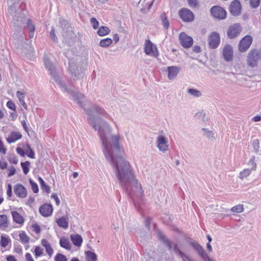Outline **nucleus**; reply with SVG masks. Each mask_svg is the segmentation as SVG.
<instances>
[{
    "mask_svg": "<svg viewBox=\"0 0 261 261\" xmlns=\"http://www.w3.org/2000/svg\"><path fill=\"white\" fill-rule=\"evenodd\" d=\"M111 133L110 125L107 122L102 121V125L99 129V136L105 156L115 168L116 176L127 194L130 197L133 195L141 197L143 191L135 178L129 163L122 156L119 136L112 135Z\"/></svg>",
    "mask_w": 261,
    "mask_h": 261,
    "instance_id": "obj_1",
    "label": "nucleus"
},
{
    "mask_svg": "<svg viewBox=\"0 0 261 261\" xmlns=\"http://www.w3.org/2000/svg\"><path fill=\"white\" fill-rule=\"evenodd\" d=\"M68 94L71 96L72 99L76 102L84 110L86 114L88 115V121L90 125L95 130H98L99 134V129L102 125V121L106 122L99 116H96L95 114L100 115L107 118H109V116L105 110L98 106L94 105L89 109H85V105L83 103L85 99V96L79 92H76L71 89L68 91Z\"/></svg>",
    "mask_w": 261,
    "mask_h": 261,
    "instance_id": "obj_2",
    "label": "nucleus"
},
{
    "mask_svg": "<svg viewBox=\"0 0 261 261\" xmlns=\"http://www.w3.org/2000/svg\"><path fill=\"white\" fill-rule=\"evenodd\" d=\"M68 70L74 80H79L84 76V68L83 63L79 62L74 64L72 60H69Z\"/></svg>",
    "mask_w": 261,
    "mask_h": 261,
    "instance_id": "obj_3",
    "label": "nucleus"
},
{
    "mask_svg": "<svg viewBox=\"0 0 261 261\" xmlns=\"http://www.w3.org/2000/svg\"><path fill=\"white\" fill-rule=\"evenodd\" d=\"M22 29L14 30L13 34L12 39V42L16 48L22 49L23 44H27L24 41L23 33L22 31Z\"/></svg>",
    "mask_w": 261,
    "mask_h": 261,
    "instance_id": "obj_4",
    "label": "nucleus"
},
{
    "mask_svg": "<svg viewBox=\"0 0 261 261\" xmlns=\"http://www.w3.org/2000/svg\"><path fill=\"white\" fill-rule=\"evenodd\" d=\"M261 58V52L257 49H252L247 56V64L254 67L257 64L258 61Z\"/></svg>",
    "mask_w": 261,
    "mask_h": 261,
    "instance_id": "obj_5",
    "label": "nucleus"
},
{
    "mask_svg": "<svg viewBox=\"0 0 261 261\" xmlns=\"http://www.w3.org/2000/svg\"><path fill=\"white\" fill-rule=\"evenodd\" d=\"M28 18L25 17L24 14L17 13L14 15L13 18V27L14 30L22 29L25 27V23Z\"/></svg>",
    "mask_w": 261,
    "mask_h": 261,
    "instance_id": "obj_6",
    "label": "nucleus"
},
{
    "mask_svg": "<svg viewBox=\"0 0 261 261\" xmlns=\"http://www.w3.org/2000/svg\"><path fill=\"white\" fill-rule=\"evenodd\" d=\"M59 24L62 29L61 33L63 37H66L67 34H68V35H69L70 37L72 36L73 34L72 32V28L67 20L63 18H60L59 19Z\"/></svg>",
    "mask_w": 261,
    "mask_h": 261,
    "instance_id": "obj_7",
    "label": "nucleus"
},
{
    "mask_svg": "<svg viewBox=\"0 0 261 261\" xmlns=\"http://www.w3.org/2000/svg\"><path fill=\"white\" fill-rule=\"evenodd\" d=\"M242 32V27L240 23H236L229 27L227 35L230 39L237 38Z\"/></svg>",
    "mask_w": 261,
    "mask_h": 261,
    "instance_id": "obj_8",
    "label": "nucleus"
},
{
    "mask_svg": "<svg viewBox=\"0 0 261 261\" xmlns=\"http://www.w3.org/2000/svg\"><path fill=\"white\" fill-rule=\"evenodd\" d=\"M208 46L211 49L217 48L220 43V35L217 32H212L208 37Z\"/></svg>",
    "mask_w": 261,
    "mask_h": 261,
    "instance_id": "obj_9",
    "label": "nucleus"
},
{
    "mask_svg": "<svg viewBox=\"0 0 261 261\" xmlns=\"http://www.w3.org/2000/svg\"><path fill=\"white\" fill-rule=\"evenodd\" d=\"M210 12L213 17L218 19H224L226 17V11L219 6L212 7L210 9Z\"/></svg>",
    "mask_w": 261,
    "mask_h": 261,
    "instance_id": "obj_10",
    "label": "nucleus"
},
{
    "mask_svg": "<svg viewBox=\"0 0 261 261\" xmlns=\"http://www.w3.org/2000/svg\"><path fill=\"white\" fill-rule=\"evenodd\" d=\"M144 52L147 55L157 57L159 56L158 49L149 40H146L145 43Z\"/></svg>",
    "mask_w": 261,
    "mask_h": 261,
    "instance_id": "obj_11",
    "label": "nucleus"
},
{
    "mask_svg": "<svg viewBox=\"0 0 261 261\" xmlns=\"http://www.w3.org/2000/svg\"><path fill=\"white\" fill-rule=\"evenodd\" d=\"M178 15L180 18L185 22H192L194 19L193 12L187 8H181L179 10Z\"/></svg>",
    "mask_w": 261,
    "mask_h": 261,
    "instance_id": "obj_12",
    "label": "nucleus"
},
{
    "mask_svg": "<svg viewBox=\"0 0 261 261\" xmlns=\"http://www.w3.org/2000/svg\"><path fill=\"white\" fill-rule=\"evenodd\" d=\"M252 38L250 35H246L240 41L239 44V49L241 52L246 51L250 46Z\"/></svg>",
    "mask_w": 261,
    "mask_h": 261,
    "instance_id": "obj_13",
    "label": "nucleus"
},
{
    "mask_svg": "<svg viewBox=\"0 0 261 261\" xmlns=\"http://www.w3.org/2000/svg\"><path fill=\"white\" fill-rule=\"evenodd\" d=\"M157 147L159 150L164 152L169 149L167 139L164 136H159L156 138Z\"/></svg>",
    "mask_w": 261,
    "mask_h": 261,
    "instance_id": "obj_14",
    "label": "nucleus"
},
{
    "mask_svg": "<svg viewBox=\"0 0 261 261\" xmlns=\"http://www.w3.org/2000/svg\"><path fill=\"white\" fill-rule=\"evenodd\" d=\"M179 39L181 45L186 48L190 47L193 43V38L184 32L180 34Z\"/></svg>",
    "mask_w": 261,
    "mask_h": 261,
    "instance_id": "obj_15",
    "label": "nucleus"
},
{
    "mask_svg": "<svg viewBox=\"0 0 261 261\" xmlns=\"http://www.w3.org/2000/svg\"><path fill=\"white\" fill-rule=\"evenodd\" d=\"M230 13L234 16L240 15L242 10V6L240 2L238 0H234L231 2L229 8Z\"/></svg>",
    "mask_w": 261,
    "mask_h": 261,
    "instance_id": "obj_16",
    "label": "nucleus"
},
{
    "mask_svg": "<svg viewBox=\"0 0 261 261\" xmlns=\"http://www.w3.org/2000/svg\"><path fill=\"white\" fill-rule=\"evenodd\" d=\"M39 211L42 216L47 217L52 215L53 208L51 204L45 203L39 207Z\"/></svg>",
    "mask_w": 261,
    "mask_h": 261,
    "instance_id": "obj_17",
    "label": "nucleus"
},
{
    "mask_svg": "<svg viewBox=\"0 0 261 261\" xmlns=\"http://www.w3.org/2000/svg\"><path fill=\"white\" fill-rule=\"evenodd\" d=\"M223 56L225 60L230 62L233 58V49L232 46L229 44H226L223 47Z\"/></svg>",
    "mask_w": 261,
    "mask_h": 261,
    "instance_id": "obj_18",
    "label": "nucleus"
},
{
    "mask_svg": "<svg viewBox=\"0 0 261 261\" xmlns=\"http://www.w3.org/2000/svg\"><path fill=\"white\" fill-rule=\"evenodd\" d=\"M14 192L15 195L19 198H24L27 195V189L20 184H17L15 185Z\"/></svg>",
    "mask_w": 261,
    "mask_h": 261,
    "instance_id": "obj_19",
    "label": "nucleus"
},
{
    "mask_svg": "<svg viewBox=\"0 0 261 261\" xmlns=\"http://www.w3.org/2000/svg\"><path fill=\"white\" fill-rule=\"evenodd\" d=\"M157 237L160 240H161L163 243L166 245L169 250H171L172 248L173 243L163 234V233L160 230H157Z\"/></svg>",
    "mask_w": 261,
    "mask_h": 261,
    "instance_id": "obj_20",
    "label": "nucleus"
},
{
    "mask_svg": "<svg viewBox=\"0 0 261 261\" xmlns=\"http://www.w3.org/2000/svg\"><path fill=\"white\" fill-rule=\"evenodd\" d=\"M20 1V0H8V11L9 13L13 15L18 11L20 7L18 3Z\"/></svg>",
    "mask_w": 261,
    "mask_h": 261,
    "instance_id": "obj_21",
    "label": "nucleus"
},
{
    "mask_svg": "<svg viewBox=\"0 0 261 261\" xmlns=\"http://www.w3.org/2000/svg\"><path fill=\"white\" fill-rule=\"evenodd\" d=\"M44 62L45 67L49 72V73L51 77L54 79L55 76H57L55 66L47 59H44Z\"/></svg>",
    "mask_w": 261,
    "mask_h": 261,
    "instance_id": "obj_22",
    "label": "nucleus"
},
{
    "mask_svg": "<svg viewBox=\"0 0 261 261\" xmlns=\"http://www.w3.org/2000/svg\"><path fill=\"white\" fill-rule=\"evenodd\" d=\"M180 68L177 66H169L167 67L168 77L169 80L175 78L179 72Z\"/></svg>",
    "mask_w": 261,
    "mask_h": 261,
    "instance_id": "obj_23",
    "label": "nucleus"
},
{
    "mask_svg": "<svg viewBox=\"0 0 261 261\" xmlns=\"http://www.w3.org/2000/svg\"><path fill=\"white\" fill-rule=\"evenodd\" d=\"M25 27H26L29 31V35L30 38H33L34 36V33L35 31V25L33 23L32 20L28 18L27 21L25 23Z\"/></svg>",
    "mask_w": 261,
    "mask_h": 261,
    "instance_id": "obj_24",
    "label": "nucleus"
},
{
    "mask_svg": "<svg viewBox=\"0 0 261 261\" xmlns=\"http://www.w3.org/2000/svg\"><path fill=\"white\" fill-rule=\"evenodd\" d=\"M21 137L22 135L19 132H12L6 140L8 143H12L21 139Z\"/></svg>",
    "mask_w": 261,
    "mask_h": 261,
    "instance_id": "obj_25",
    "label": "nucleus"
},
{
    "mask_svg": "<svg viewBox=\"0 0 261 261\" xmlns=\"http://www.w3.org/2000/svg\"><path fill=\"white\" fill-rule=\"evenodd\" d=\"M70 239L74 245L76 247H80L83 242V238L79 234H71Z\"/></svg>",
    "mask_w": 261,
    "mask_h": 261,
    "instance_id": "obj_26",
    "label": "nucleus"
},
{
    "mask_svg": "<svg viewBox=\"0 0 261 261\" xmlns=\"http://www.w3.org/2000/svg\"><path fill=\"white\" fill-rule=\"evenodd\" d=\"M9 222L8 220V217L6 215H0V229L4 230L6 228L8 227Z\"/></svg>",
    "mask_w": 261,
    "mask_h": 261,
    "instance_id": "obj_27",
    "label": "nucleus"
},
{
    "mask_svg": "<svg viewBox=\"0 0 261 261\" xmlns=\"http://www.w3.org/2000/svg\"><path fill=\"white\" fill-rule=\"evenodd\" d=\"M13 220L16 223L22 224L24 222V219L22 216L17 211H12L11 212Z\"/></svg>",
    "mask_w": 261,
    "mask_h": 261,
    "instance_id": "obj_28",
    "label": "nucleus"
},
{
    "mask_svg": "<svg viewBox=\"0 0 261 261\" xmlns=\"http://www.w3.org/2000/svg\"><path fill=\"white\" fill-rule=\"evenodd\" d=\"M41 245L45 247V250L48 255L51 256L53 254L54 250L51 248L50 243L46 239H42L41 240Z\"/></svg>",
    "mask_w": 261,
    "mask_h": 261,
    "instance_id": "obj_29",
    "label": "nucleus"
},
{
    "mask_svg": "<svg viewBox=\"0 0 261 261\" xmlns=\"http://www.w3.org/2000/svg\"><path fill=\"white\" fill-rule=\"evenodd\" d=\"M56 223L61 228L66 229L68 227V222L67 219L64 217H62L56 220Z\"/></svg>",
    "mask_w": 261,
    "mask_h": 261,
    "instance_id": "obj_30",
    "label": "nucleus"
},
{
    "mask_svg": "<svg viewBox=\"0 0 261 261\" xmlns=\"http://www.w3.org/2000/svg\"><path fill=\"white\" fill-rule=\"evenodd\" d=\"M53 80H54V81L55 82H56L60 85V88H62L64 92L68 93V92H69L68 91L71 90V89L68 88L66 86L65 83L59 78L58 75L55 76V77L53 79Z\"/></svg>",
    "mask_w": 261,
    "mask_h": 261,
    "instance_id": "obj_31",
    "label": "nucleus"
},
{
    "mask_svg": "<svg viewBox=\"0 0 261 261\" xmlns=\"http://www.w3.org/2000/svg\"><path fill=\"white\" fill-rule=\"evenodd\" d=\"M60 245L61 247L64 248L68 250L71 249V244L68 239L65 237H62L59 242Z\"/></svg>",
    "mask_w": 261,
    "mask_h": 261,
    "instance_id": "obj_32",
    "label": "nucleus"
},
{
    "mask_svg": "<svg viewBox=\"0 0 261 261\" xmlns=\"http://www.w3.org/2000/svg\"><path fill=\"white\" fill-rule=\"evenodd\" d=\"M16 96H17V98H18L20 103L21 104V105L24 108V109H28L27 105L24 101V98H25L24 93H22V92H21L20 91H18L16 92Z\"/></svg>",
    "mask_w": 261,
    "mask_h": 261,
    "instance_id": "obj_33",
    "label": "nucleus"
},
{
    "mask_svg": "<svg viewBox=\"0 0 261 261\" xmlns=\"http://www.w3.org/2000/svg\"><path fill=\"white\" fill-rule=\"evenodd\" d=\"M190 246L195 250L197 254L199 253L203 249V248L199 243L194 241H189Z\"/></svg>",
    "mask_w": 261,
    "mask_h": 261,
    "instance_id": "obj_34",
    "label": "nucleus"
},
{
    "mask_svg": "<svg viewBox=\"0 0 261 261\" xmlns=\"http://www.w3.org/2000/svg\"><path fill=\"white\" fill-rule=\"evenodd\" d=\"M190 246L195 250L197 254L199 253L203 249V248L199 243L194 241H189Z\"/></svg>",
    "mask_w": 261,
    "mask_h": 261,
    "instance_id": "obj_35",
    "label": "nucleus"
},
{
    "mask_svg": "<svg viewBox=\"0 0 261 261\" xmlns=\"http://www.w3.org/2000/svg\"><path fill=\"white\" fill-rule=\"evenodd\" d=\"M110 33L109 28L106 26H101L98 28L97 34L99 36H103L108 35Z\"/></svg>",
    "mask_w": 261,
    "mask_h": 261,
    "instance_id": "obj_36",
    "label": "nucleus"
},
{
    "mask_svg": "<svg viewBox=\"0 0 261 261\" xmlns=\"http://www.w3.org/2000/svg\"><path fill=\"white\" fill-rule=\"evenodd\" d=\"M38 179L40 182L41 189L45 191L46 193L49 194L50 192V187L49 186L46 185L45 181L41 177H39Z\"/></svg>",
    "mask_w": 261,
    "mask_h": 261,
    "instance_id": "obj_37",
    "label": "nucleus"
},
{
    "mask_svg": "<svg viewBox=\"0 0 261 261\" xmlns=\"http://www.w3.org/2000/svg\"><path fill=\"white\" fill-rule=\"evenodd\" d=\"M112 43V40L110 38L101 39L99 42V46L103 48L109 47Z\"/></svg>",
    "mask_w": 261,
    "mask_h": 261,
    "instance_id": "obj_38",
    "label": "nucleus"
},
{
    "mask_svg": "<svg viewBox=\"0 0 261 261\" xmlns=\"http://www.w3.org/2000/svg\"><path fill=\"white\" fill-rule=\"evenodd\" d=\"M85 254L87 261H97V255L94 252L87 251Z\"/></svg>",
    "mask_w": 261,
    "mask_h": 261,
    "instance_id": "obj_39",
    "label": "nucleus"
},
{
    "mask_svg": "<svg viewBox=\"0 0 261 261\" xmlns=\"http://www.w3.org/2000/svg\"><path fill=\"white\" fill-rule=\"evenodd\" d=\"M10 242L11 240L9 237H6L4 235L1 236L0 244L2 247L5 248Z\"/></svg>",
    "mask_w": 261,
    "mask_h": 261,
    "instance_id": "obj_40",
    "label": "nucleus"
},
{
    "mask_svg": "<svg viewBox=\"0 0 261 261\" xmlns=\"http://www.w3.org/2000/svg\"><path fill=\"white\" fill-rule=\"evenodd\" d=\"M20 165L23 173L27 175L30 171L29 166L30 165V162L28 161L24 162H21Z\"/></svg>",
    "mask_w": 261,
    "mask_h": 261,
    "instance_id": "obj_41",
    "label": "nucleus"
},
{
    "mask_svg": "<svg viewBox=\"0 0 261 261\" xmlns=\"http://www.w3.org/2000/svg\"><path fill=\"white\" fill-rule=\"evenodd\" d=\"M161 18L162 20V24L163 27L165 29H168L169 27V21L167 17L166 16L165 13L162 14L161 15Z\"/></svg>",
    "mask_w": 261,
    "mask_h": 261,
    "instance_id": "obj_42",
    "label": "nucleus"
},
{
    "mask_svg": "<svg viewBox=\"0 0 261 261\" xmlns=\"http://www.w3.org/2000/svg\"><path fill=\"white\" fill-rule=\"evenodd\" d=\"M19 237L20 238V241L22 244H25L29 242L30 238L24 231L20 232Z\"/></svg>",
    "mask_w": 261,
    "mask_h": 261,
    "instance_id": "obj_43",
    "label": "nucleus"
},
{
    "mask_svg": "<svg viewBox=\"0 0 261 261\" xmlns=\"http://www.w3.org/2000/svg\"><path fill=\"white\" fill-rule=\"evenodd\" d=\"M188 93L195 97H199L201 96V93L199 90L196 89L189 88Z\"/></svg>",
    "mask_w": 261,
    "mask_h": 261,
    "instance_id": "obj_44",
    "label": "nucleus"
},
{
    "mask_svg": "<svg viewBox=\"0 0 261 261\" xmlns=\"http://www.w3.org/2000/svg\"><path fill=\"white\" fill-rule=\"evenodd\" d=\"M251 170H252L249 169H245L243 170V171L240 172L239 176V178L241 179H243L245 177H247L250 174Z\"/></svg>",
    "mask_w": 261,
    "mask_h": 261,
    "instance_id": "obj_45",
    "label": "nucleus"
},
{
    "mask_svg": "<svg viewBox=\"0 0 261 261\" xmlns=\"http://www.w3.org/2000/svg\"><path fill=\"white\" fill-rule=\"evenodd\" d=\"M198 254L203 261H210L211 259L204 249Z\"/></svg>",
    "mask_w": 261,
    "mask_h": 261,
    "instance_id": "obj_46",
    "label": "nucleus"
},
{
    "mask_svg": "<svg viewBox=\"0 0 261 261\" xmlns=\"http://www.w3.org/2000/svg\"><path fill=\"white\" fill-rule=\"evenodd\" d=\"M202 130L203 131V135L206 136L209 139L214 138V134L212 131L208 130L207 128H203Z\"/></svg>",
    "mask_w": 261,
    "mask_h": 261,
    "instance_id": "obj_47",
    "label": "nucleus"
},
{
    "mask_svg": "<svg viewBox=\"0 0 261 261\" xmlns=\"http://www.w3.org/2000/svg\"><path fill=\"white\" fill-rule=\"evenodd\" d=\"M252 146L253 148V150L256 153H257L259 151V142L258 139H255L252 141Z\"/></svg>",
    "mask_w": 261,
    "mask_h": 261,
    "instance_id": "obj_48",
    "label": "nucleus"
},
{
    "mask_svg": "<svg viewBox=\"0 0 261 261\" xmlns=\"http://www.w3.org/2000/svg\"><path fill=\"white\" fill-rule=\"evenodd\" d=\"M231 211L234 213H241L244 211V207L243 204H238L231 208Z\"/></svg>",
    "mask_w": 261,
    "mask_h": 261,
    "instance_id": "obj_49",
    "label": "nucleus"
},
{
    "mask_svg": "<svg viewBox=\"0 0 261 261\" xmlns=\"http://www.w3.org/2000/svg\"><path fill=\"white\" fill-rule=\"evenodd\" d=\"M30 184L34 193H37L39 192L38 185L31 179H30Z\"/></svg>",
    "mask_w": 261,
    "mask_h": 261,
    "instance_id": "obj_50",
    "label": "nucleus"
},
{
    "mask_svg": "<svg viewBox=\"0 0 261 261\" xmlns=\"http://www.w3.org/2000/svg\"><path fill=\"white\" fill-rule=\"evenodd\" d=\"M55 261H67L65 255L61 253H58L55 257Z\"/></svg>",
    "mask_w": 261,
    "mask_h": 261,
    "instance_id": "obj_51",
    "label": "nucleus"
},
{
    "mask_svg": "<svg viewBox=\"0 0 261 261\" xmlns=\"http://www.w3.org/2000/svg\"><path fill=\"white\" fill-rule=\"evenodd\" d=\"M90 23L92 24L93 29L95 30L99 28V23L95 18L92 17L90 19Z\"/></svg>",
    "mask_w": 261,
    "mask_h": 261,
    "instance_id": "obj_52",
    "label": "nucleus"
},
{
    "mask_svg": "<svg viewBox=\"0 0 261 261\" xmlns=\"http://www.w3.org/2000/svg\"><path fill=\"white\" fill-rule=\"evenodd\" d=\"M134 204L137 211L141 214L142 212V211L143 210V207L144 206L143 202H140L139 201H135Z\"/></svg>",
    "mask_w": 261,
    "mask_h": 261,
    "instance_id": "obj_53",
    "label": "nucleus"
},
{
    "mask_svg": "<svg viewBox=\"0 0 261 261\" xmlns=\"http://www.w3.org/2000/svg\"><path fill=\"white\" fill-rule=\"evenodd\" d=\"M173 250L175 252V254H176L177 255H178L179 256L180 255H183V252L181 251L178 246V245L177 244H173Z\"/></svg>",
    "mask_w": 261,
    "mask_h": 261,
    "instance_id": "obj_54",
    "label": "nucleus"
},
{
    "mask_svg": "<svg viewBox=\"0 0 261 261\" xmlns=\"http://www.w3.org/2000/svg\"><path fill=\"white\" fill-rule=\"evenodd\" d=\"M260 0H250V5L252 8H257L260 4Z\"/></svg>",
    "mask_w": 261,
    "mask_h": 261,
    "instance_id": "obj_55",
    "label": "nucleus"
},
{
    "mask_svg": "<svg viewBox=\"0 0 261 261\" xmlns=\"http://www.w3.org/2000/svg\"><path fill=\"white\" fill-rule=\"evenodd\" d=\"M50 38L55 42H58V38L55 34V30L54 28H51V30L49 34Z\"/></svg>",
    "mask_w": 261,
    "mask_h": 261,
    "instance_id": "obj_56",
    "label": "nucleus"
},
{
    "mask_svg": "<svg viewBox=\"0 0 261 261\" xmlns=\"http://www.w3.org/2000/svg\"><path fill=\"white\" fill-rule=\"evenodd\" d=\"M35 255L36 256L38 257L42 255V249L40 246H36L34 250Z\"/></svg>",
    "mask_w": 261,
    "mask_h": 261,
    "instance_id": "obj_57",
    "label": "nucleus"
},
{
    "mask_svg": "<svg viewBox=\"0 0 261 261\" xmlns=\"http://www.w3.org/2000/svg\"><path fill=\"white\" fill-rule=\"evenodd\" d=\"M249 165L251 166V170H255L256 168V164L255 163V157L253 156L249 162Z\"/></svg>",
    "mask_w": 261,
    "mask_h": 261,
    "instance_id": "obj_58",
    "label": "nucleus"
},
{
    "mask_svg": "<svg viewBox=\"0 0 261 261\" xmlns=\"http://www.w3.org/2000/svg\"><path fill=\"white\" fill-rule=\"evenodd\" d=\"M8 160L11 163L15 165L17 164L18 161L17 158H16L15 154H12L10 155Z\"/></svg>",
    "mask_w": 261,
    "mask_h": 261,
    "instance_id": "obj_59",
    "label": "nucleus"
},
{
    "mask_svg": "<svg viewBox=\"0 0 261 261\" xmlns=\"http://www.w3.org/2000/svg\"><path fill=\"white\" fill-rule=\"evenodd\" d=\"M7 107L11 110L16 111V106L15 103L11 100H9L7 102Z\"/></svg>",
    "mask_w": 261,
    "mask_h": 261,
    "instance_id": "obj_60",
    "label": "nucleus"
},
{
    "mask_svg": "<svg viewBox=\"0 0 261 261\" xmlns=\"http://www.w3.org/2000/svg\"><path fill=\"white\" fill-rule=\"evenodd\" d=\"M188 4L190 7L196 8L198 6L197 0H188Z\"/></svg>",
    "mask_w": 261,
    "mask_h": 261,
    "instance_id": "obj_61",
    "label": "nucleus"
},
{
    "mask_svg": "<svg viewBox=\"0 0 261 261\" xmlns=\"http://www.w3.org/2000/svg\"><path fill=\"white\" fill-rule=\"evenodd\" d=\"M16 173V169L13 166H11L9 169V172L8 173V176L11 177L14 175Z\"/></svg>",
    "mask_w": 261,
    "mask_h": 261,
    "instance_id": "obj_62",
    "label": "nucleus"
},
{
    "mask_svg": "<svg viewBox=\"0 0 261 261\" xmlns=\"http://www.w3.org/2000/svg\"><path fill=\"white\" fill-rule=\"evenodd\" d=\"M0 152L5 154L6 153V149L4 146V143L0 138Z\"/></svg>",
    "mask_w": 261,
    "mask_h": 261,
    "instance_id": "obj_63",
    "label": "nucleus"
},
{
    "mask_svg": "<svg viewBox=\"0 0 261 261\" xmlns=\"http://www.w3.org/2000/svg\"><path fill=\"white\" fill-rule=\"evenodd\" d=\"M27 155L29 158H31V159L35 158V152L32 149H30V150H27Z\"/></svg>",
    "mask_w": 261,
    "mask_h": 261,
    "instance_id": "obj_64",
    "label": "nucleus"
}]
</instances>
